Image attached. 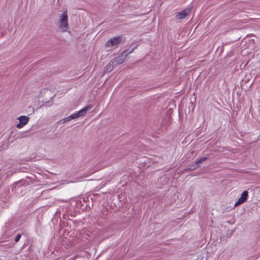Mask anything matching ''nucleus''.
Returning a JSON list of instances; mask_svg holds the SVG:
<instances>
[{"instance_id": "f257e3e1", "label": "nucleus", "mask_w": 260, "mask_h": 260, "mask_svg": "<svg viewBox=\"0 0 260 260\" xmlns=\"http://www.w3.org/2000/svg\"><path fill=\"white\" fill-rule=\"evenodd\" d=\"M92 106L91 105H87L86 107L79 110L78 112L74 113L67 117L64 118L60 120L58 122L64 124L67 122L78 118L81 116H83L86 114V112L92 108Z\"/></svg>"}, {"instance_id": "f03ea898", "label": "nucleus", "mask_w": 260, "mask_h": 260, "mask_svg": "<svg viewBox=\"0 0 260 260\" xmlns=\"http://www.w3.org/2000/svg\"><path fill=\"white\" fill-rule=\"evenodd\" d=\"M125 42V38L122 36H119L117 37H114L110 38L105 43V46L106 47H113L121 43H124Z\"/></svg>"}, {"instance_id": "7ed1b4c3", "label": "nucleus", "mask_w": 260, "mask_h": 260, "mask_svg": "<svg viewBox=\"0 0 260 260\" xmlns=\"http://www.w3.org/2000/svg\"><path fill=\"white\" fill-rule=\"evenodd\" d=\"M137 48V46L134 47L131 50L128 51V50H125L123 51L121 53H120L119 55H118L117 57H115L114 59H113L112 60L113 61L114 64L116 66L117 64H120L124 62V61L125 59L126 58V57L133 52V51Z\"/></svg>"}, {"instance_id": "20e7f679", "label": "nucleus", "mask_w": 260, "mask_h": 260, "mask_svg": "<svg viewBox=\"0 0 260 260\" xmlns=\"http://www.w3.org/2000/svg\"><path fill=\"white\" fill-rule=\"evenodd\" d=\"M59 27L66 31L68 28V15L67 10L64 11L59 17Z\"/></svg>"}, {"instance_id": "39448f33", "label": "nucleus", "mask_w": 260, "mask_h": 260, "mask_svg": "<svg viewBox=\"0 0 260 260\" xmlns=\"http://www.w3.org/2000/svg\"><path fill=\"white\" fill-rule=\"evenodd\" d=\"M29 185V182L27 180L22 179L14 183L13 189H14L15 192L19 193V191H20L23 186H26Z\"/></svg>"}, {"instance_id": "423d86ee", "label": "nucleus", "mask_w": 260, "mask_h": 260, "mask_svg": "<svg viewBox=\"0 0 260 260\" xmlns=\"http://www.w3.org/2000/svg\"><path fill=\"white\" fill-rule=\"evenodd\" d=\"M190 11V8L185 9L181 12L175 13V17L177 19H183L188 15Z\"/></svg>"}, {"instance_id": "0eeeda50", "label": "nucleus", "mask_w": 260, "mask_h": 260, "mask_svg": "<svg viewBox=\"0 0 260 260\" xmlns=\"http://www.w3.org/2000/svg\"><path fill=\"white\" fill-rule=\"evenodd\" d=\"M18 119L19 121V123L17 124L16 127L18 128H22L23 126L26 125L29 121V118L26 116H21Z\"/></svg>"}, {"instance_id": "6e6552de", "label": "nucleus", "mask_w": 260, "mask_h": 260, "mask_svg": "<svg viewBox=\"0 0 260 260\" xmlns=\"http://www.w3.org/2000/svg\"><path fill=\"white\" fill-rule=\"evenodd\" d=\"M116 66L112 60H110V62L106 66V71L108 72L112 71L113 69L114 66Z\"/></svg>"}, {"instance_id": "1a4fd4ad", "label": "nucleus", "mask_w": 260, "mask_h": 260, "mask_svg": "<svg viewBox=\"0 0 260 260\" xmlns=\"http://www.w3.org/2000/svg\"><path fill=\"white\" fill-rule=\"evenodd\" d=\"M248 197V192L247 190H245L242 193L240 198L245 202L247 200Z\"/></svg>"}, {"instance_id": "9d476101", "label": "nucleus", "mask_w": 260, "mask_h": 260, "mask_svg": "<svg viewBox=\"0 0 260 260\" xmlns=\"http://www.w3.org/2000/svg\"><path fill=\"white\" fill-rule=\"evenodd\" d=\"M206 159H207V157H202V158H200V159L197 160L195 165H194V166H193L194 168L191 169L193 170V169H196V167L195 166V165H198L199 164H201Z\"/></svg>"}, {"instance_id": "9b49d317", "label": "nucleus", "mask_w": 260, "mask_h": 260, "mask_svg": "<svg viewBox=\"0 0 260 260\" xmlns=\"http://www.w3.org/2000/svg\"><path fill=\"white\" fill-rule=\"evenodd\" d=\"M245 201L242 200V199H241L240 198L238 199V200L236 202V203L235 204V206H237L243 203H244Z\"/></svg>"}, {"instance_id": "f8f14e48", "label": "nucleus", "mask_w": 260, "mask_h": 260, "mask_svg": "<svg viewBox=\"0 0 260 260\" xmlns=\"http://www.w3.org/2000/svg\"><path fill=\"white\" fill-rule=\"evenodd\" d=\"M21 237V235L20 234H17L15 238V241L16 242H18L19 241Z\"/></svg>"}]
</instances>
